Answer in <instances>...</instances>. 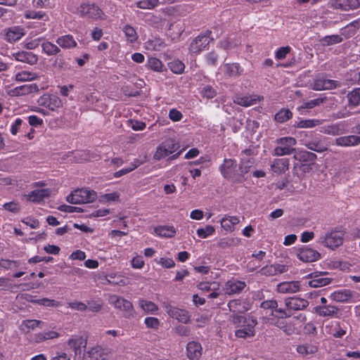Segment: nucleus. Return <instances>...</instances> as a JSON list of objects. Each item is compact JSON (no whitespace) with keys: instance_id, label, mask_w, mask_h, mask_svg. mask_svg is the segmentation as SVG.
Segmentation results:
<instances>
[{"instance_id":"nucleus-1","label":"nucleus","mask_w":360,"mask_h":360,"mask_svg":"<svg viewBox=\"0 0 360 360\" xmlns=\"http://www.w3.org/2000/svg\"><path fill=\"white\" fill-rule=\"evenodd\" d=\"M231 322L236 328H238L235 331L236 337L246 339L255 335V328L257 325V321L255 317L234 314L231 316Z\"/></svg>"},{"instance_id":"nucleus-2","label":"nucleus","mask_w":360,"mask_h":360,"mask_svg":"<svg viewBox=\"0 0 360 360\" xmlns=\"http://www.w3.org/2000/svg\"><path fill=\"white\" fill-rule=\"evenodd\" d=\"M179 148V145L174 139H167L158 146L153 155V159L160 160L172 155L169 159L175 160L179 158L183 151V150H180L174 153Z\"/></svg>"},{"instance_id":"nucleus-3","label":"nucleus","mask_w":360,"mask_h":360,"mask_svg":"<svg viewBox=\"0 0 360 360\" xmlns=\"http://www.w3.org/2000/svg\"><path fill=\"white\" fill-rule=\"evenodd\" d=\"M289 315L287 314L284 309H278L271 313L270 316L266 318V322L278 327L287 335H291L294 333L295 328L285 319Z\"/></svg>"},{"instance_id":"nucleus-4","label":"nucleus","mask_w":360,"mask_h":360,"mask_svg":"<svg viewBox=\"0 0 360 360\" xmlns=\"http://www.w3.org/2000/svg\"><path fill=\"white\" fill-rule=\"evenodd\" d=\"M276 143L277 146L275 147L273 152V155L274 156L289 155L296 151L295 146L297 144V141L293 137H281L276 140Z\"/></svg>"},{"instance_id":"nucleus-5","label":"nucleus","mask_w":360,"mask_h":360,"mask_svg":"<svg viewBox=\"0 0 360 360\" xmlns=\"http://www.w3.org/2000/svg\"><path fill=\"white\" fill-rule=\"evenodd\" d=\"M97 198L96 192L86 188H79L67 196V201L71 204H86L94 202Z\"/></svg>"},{"instance_id":"nucleus-6","label":"nucleus","mask_w":360,"mask_h":360,"mask_svg":"<svg viewBox=\"0 0 360 360\" xmlns=\"http://www.w3.org/2000/svg\"><path fill=\"white\" fill-rule=\"evenodd\" d=\"M109 303L115 309L122 311L123 316L126 319H131L134 317L136 314L131 302L122 297L112 295L109 297Z\"/></svg>"},{"instance_id":"nucleus-7","label":"nucleus","mask_w":360,"mask_h":360,"mask_svg":"<svg viewBox=\"0 0 360 360\" xmlns=\"http://www.w3.org/2000/svg\"><path fill=\"white\" fill-rule=\"evenodd\" d=\"M77 13L82 18H90L94 20L104 19V13L95 4L82 3L77 8Z\"/></svg>"},{"instance_id":"nucleus-8","label":"nucleus","mask_w":360,"mask_h":360,"mask_svg":"<svg viewBox=\"0 0 360 360\" xmlns=\"http://www.w3.org/2000/svg\"><path fill=\"white\" fill-rule=\"evenodd\" d=\"M219 170L221 176L229 180L236 183L238 179V164L235 159L225 158L219 166Z\"/></svg>"},{"instance_id":"nucleus-9","label":"nucleus","mask_w":360,"mask_h":360,"mask_svg":"<svg viewBox=\"0 0 360 360\" xmlns=\"http://www.w3.org/2000/svg\"><path fill=\"white\" fill-rule=\"evenodd\" d=\"M211 34V31L207 30L204 34L196 37L190 44V51L197 54L205 49H207L210 41L212 40Z\"/></svg>"},{"instance_id":"nucleus-10","label":"nucleus","mask_w":360,"mask_h":360,"mask_svg":"<svg viewBox=\"0 0 360 360\" xmlns=\"http://www.w3.org/2000/svg\"><path fill=\"white\" fill-rule=\"evenodd\" d=\"M319 242L325 247L333 250L342 244V234L338 231H328L320 238Z\"/></svg>"},{"instance_id":"nucleus-11","label":"nucleus","mask_w":360,"mask_h":360,"mask_svg":"<svg viewBox=\"0 0 360 360\" xmlns=\"http://www.w3.org/2000/svg\"><path fill=\"white\" fill-rule=\"evenodd\" d=\"M162 307L171 318L176 319L178 321L183 323H187L190 321V315L188 311L186 309L172 307L165 302L163 303Z\"/></svg>"},{"instance_id":"nucleus-12","label":"nucleus","mask_w":360,"mask_h":360,"mask_svg":"<svg viewBox=\"0 0 360 360\" xmlns=\"http://www.w3.org/2000/svg\"><path fill=\"white\" fill-rule=\"evenodd\" d=\"M297 257L304 262H313L321 259V254L307 245H303L297 250Z\"/></svg>"},{"instance_id":"nucleus-13","label":"nucleus","mask_w":360,"mask_h":360,"mask_svg":"<svg viewBox=\"0 0 360 360\" xmlns=\"http://www.w3.org/2000/svg\"><path fill=\"white\" fill-rule=\"evenodd\" d=\"M37 103L40 106L45 107L52 111L59 108L62 105L61 100L56 95L45 94L41 96Z\"/></svg>"},{"instance_id":"nucleus-14","label":"nucleus","mask_w":360,"mask_h":360,"mask_svg":"<svg viewBox=\"0 0 360 360\" xmlns=\"http://www.w3.org/2000/svg\"><path fill=\"white\" fill-rule=\"evenodd\" d=\"M328 273L326 271H315L307 275L311 280L308 284L312 288H319L330 284L332 281L330 278L325 277Z\"/></svg>"},{"instance_id":"nucleus-15","label":"nucleus","mask_w":360,"mask_h":360,"mask_svg":"<svg viewBox=\"0 0 360 360\" xmlns=\"http://www.w3.org/2000/svg\"><path fill=\"white\" fill-rule=\"evenodd\" d=\"M68 347L73 350L75 356H80L82 349H86L87 338L83 335H72L67 342Z\"/></svg>"},{"instance_id":"nucleus-16","label":"nucleus","mask_w":360,"mask_h":360,"mask_svg":"<svg viewBox=\"0 0 360 360\" xmlns=\"http://www.w3.org/2000/svg\"><path fill=\"white\" fill-rule=\"evenodd\" d=\"M246 285H247L245 281L232 278L225 283L223 287V290L224 291V293L228 295L240 294L245 289Z\"/></svg>"},{"instance_id":"nucleus-17","label":"nucleus","mask_w":360,"mask_h":360,"mask_svg":"<svg viewBox=\"0 0 360 360\" xmlns=\"http://www.w3.org/2000/svg\"><path fill=\"white\" fill-rule=\"evenodd\" d=\"M39 86L37 84L32 83L29 84H23L11 89L8 91L11 96H26L32 93L39 91Z\"/></svg>"},{"instance_id":"nucleus-18","label":"nucleus","mask_w":360,"mask_h":360,"mask_svg":"<svg viewBox=\"0 0 360 360\" xmlns=\"http://www.w3.org/2000/svg\"><path fill=\"white\" fill-rule=\"evenodd\" d=\"M51 193L50 188L35 189L25 195V197L29 202L41 203L44 202V199L50 197Z\"/></svg>"},{"instance_id":"nucleus-19","label":"nucleus","mask_w":360,"mask_h":360,"mask_svg":"<svg viewBox=\"0 0 360 360\" xmlns=\"http://www.w3.org/2000/svg\"><path fill=\"white\" fill-rule=\"evenodd\" d=\"M224 75L229 77L236 78L243 74L244 68L238 63H227L221 65Z\"/></svg>"},{"instance_id":"nucleus-20","label":"nucleus","mask_w":360,"mask_h":360,"mask_svg":"<svg viewBox=\"0 0 360 360\" xmlns=\"http://www.w3.org/2000/svg\"><path fill=\"white\" fill-rule=\"evenodd\" d=\"M316 313L323 317L340 318V309L333 305H320L315 307Z\"/></svg>"},{"instance_id":"nucleus-21","label":"nucleus","mask_w":360,"mask_h":360,"mask_svg":"<svg viewBox=\"0 0 360 360\" xmlns=\"http://www.w3.org/2000/svg\"><path fill=\"white\" fill-rule=\"evenodd\" d=\"M289 166L290 160L288 158H276L271 162L270 168L273 173L279 175L288 171Z\"/></svg>"},{"instance_id":"nucleus-22","label":"nucleus","mask_w":360,"mask_h":360,"mask_svg":"<svg viewBox=\"0 0 360 360\" xmlns=\"http://www.w3.org/2000/svg\"><path fill=\"white\" fill-rule=\"evenodd\" d=\"M285 304L288 310H303L309 305L307 300L300 297H292L285 300Z\"/></svg>"},{"instance_id":"nucleus-23","label":"nucleus","mask_w":360,"mask_h":360,"mask_svg":"<svg viewBox=\"0 0 360 360\" xmlns=\"http://www.w3.org/2000/svg\"><path fill=\"white\" fill-rule=\"evenodd\" d=\"M187 356L191 360H199L202 354L201 344L196 341H191L186 346Z\"/></svg>"},{"instance_id":"nucleus-24","label":"nucleus","mask_w":360,"mask_h":360,"mask_svg":"<svg viewBox=\"0 0 360 360\" xmlns=\"http://www.w3.org/2000/svg\"><path fill=\"white\" fill-rule=\"evenodd\" d=\"M13 56L15 60L27 63L31 65L37 64L39 60L38 56L36 54L32 52L25 51H18L14 53Z\"/></svg>"},{"instance_id":"nucleus-25","label":"nucleus","mask_w":360,"mask_h":360,"mask_svg":"<svg viewBox=\"0 0 360 360\" xmlns=\"http://www.w3.org/2000/svg\"><path fill=\"white\" fill-rule=\"evenodd\" d=\"M300 290V281H285L277 285L276 290L279 293H295Z\"/></svg>"},{"instance_id":"nucleus-26","label":"nucleus","mask_w":360,"mask_h":360,"mask_svg":"<svg viewBox=\"0 0 360 360\" xmlns=\"http://www.w3.org/2000/svg\"><path fill=\"white\" fill-rule=\"evenodd\" d=\"M335 145L341 147H352L360 144V136L358 135H349L340 136L335 139Z\"/></svg>"},{"instance_id":"nucleus-27","label":"nucleus","mask_w":360,"mask_h":360,"mask_svg":"<svg viewBox=\"0 0 360 360\" xmlns=\"http://www.w3.org/2000/svg\"><path fill=\"white\" fill-rule=\"evenodd\" d=\"M58 47L63 49H71L77 46V42L72 34H65L58 37L56 40Z\"/></svg>"},{"instance_id":"nucleus-28","label":"nucleus","mask_w":360,"mask_h":360,"mask_svg":"<svg viewBox=\"0 0 360 360\" xmlns=\"http://www.w3.org/2000/svg\"><path fill=\"white\" fill-rule=\"evenodd\" d=\"M25 34V30L20 26H13L7 30L5 39L8 42H15Z\"/></svg>"},{"instance_id":"nucleus-29","label":"nucleus","mask_w":360,"mask_h":360,"mask_svg":"<svg viewBox=\"0 0 360 360\" xmlns=\"http://www.w3.org/2000/svg\"><path fill=\"white\" fill-rule=\"evenodd\" d=\"M313 89L316 91L325 89H333L338 86V81L333 79H328L324 78H319L315 79Z\"/></svg>"},{"instance_id":"nucleus-30","label":"nucleus","mask_w":360,"mask_h":360,"mask_svg":"<svg viewBox=\"0 0 360 360\" xmlns=\"http://www.w3.org/2000/svg\"><path fill=\"white\" fill-rule=\"evenodd\" d=\"M319 350V344L315 342H309L300 345L296 347V351L298 354L302 356L309 354H314Z\"/></svg>"},{"instance_id":"nucleus-31","label":"nucleus","mask_w":360,"mask_h":360,"mask_svg":"<svg viewBox=\"0 0 360 360\" xmlns=\"http://www.w3.org/2000/svg\"><path fill=\"white\" fill-rule=\"evenodd\" d=\"M327 334L333 335L335 338H342L346 334V330L342 328L338 321H332L325 327Z\"/></svg>"},{"instance_id":"nucleus-32","label":"nucleus","mask_w":360,"mask_h":360,"mask_svg":"<svg viewBox=\"0 0 360 360\" xmlns=\"http://www.w3.org/2000/svg\"><path fill=\"white\" fill-rule=\"evenodd\" d=\"M293 158L295 160L300 162V163L314 164V162L317 158V155L312 152L302 150L298 153H295L293 155Z\"/></svg>"},{"instance_id":"nucleus-33","label":"nucleus","mask_w":360,"mask_h":360,"mask_svg":"<svg viewBox=\"0 0 360 360\" xmlns=\"http://www.w3.org/2000/svg\"><path fill=\"white\" fill-rule=\"evenodd\" d=\"M144 44L147 50L155 51H160L166 46L165 40L160 37L149 39Z\"/></svg>"},{"instance_id":"nucleus-34","label":"nucleus","mask_w":360,"mask_h":360,"mask_svg":"<svg viewBox=\"0 0 360 360\" xmlns=\"http://www.w3.org/2000/svg\"><path fill=\"white\" fill-rule=\"evenodd\" d=\"M239 217L236 216H228L225 215L221 220L220 224L221 227L229 232H231L234 230L235 226L239 224Z\"/></svg>"},{"instance_id":"nucleus-35","label":"nucleus","mask_w":360,"mask_h":360,"mask_svg":"<svg viewBox=\"0 0 360 360\" xmlns=\"http://www.w3.org/2000/svg\"><path fill=\"white\" fill-rule=\"evenodd\" d=\"M260 99L257 98L256 96H240L237 95L233 97V102L236 104L243 107H248L256 104Z\"/></svg>"},{"instance_id":"nucleus-36","label":"nucleus","mask_w":360,"mask_h":360,"mask_svg":"<svg viewBox=\"0 0 360 360\" xmlns=\"http://www.w3.org/2000/svg\"><path fill=\"white\" fill-rule=\"evenodd\" d=\"M38 77L35 72L21 70L15 74L14 80L18 82H30L37 79Z\"/></svg>"},{"instance_id":"nucleus-37","label":"nucleus","mask_w":360,"mask_h":360,"mask_svg":"<svg viewBox=\"0 0 360 360\" xmlns=\"http://www.w3.org/2000/svg\"><path fill=\"white\" fill-rule=\"evenodd\" d=\"M41 46L42 52L48 56H57L61 51L60 49L56 44L51 41H46L44 39L42 40Z\"/></svg>"},{"instance_id":"nucleus-38","label":"nucleus","mask_w":360,"mask_h":360,"mask_svg":"<svg viewBox=\"0 0 360 360\" xmlns=\"http://www.w3.org/2000/svg\"><path fill=\"white\" fill-rule=\"evenodd\" d=\"M140 308L146 314H155L159 310V307L154 302L143 298L139 300Z\"/></svg>"},{"instance_id":"nucleus-39","label":"nucleus","mask_w":360,"mask_h":360,"mask_svg":"<svg viewBox=\"0 0 360 360\" xmlns=\"http://www.w3.org/2000/svg\"><path fill=\"white\" fill-rule=\"evenodd\" d=\"M303 145L306 146L308 149L317 153H323L327 150L326 146L322 143L321 140L319 139H314L309 141H305L303 143Z\"/></svg>"},{"instance_id":"nucleus-40","label":"nucleus","mask_w":360,"mask_h":360,"mask_svg":"<svg viewBox=\"0 0 360 360\" xmlns=\"http://www.w3.org/2000/svg\"><path fill=\"white\" fill-rule=\"evenodd\" d=\"M346 130V124L345 122H340L335 124H333L327 127L325 130V133L333 136L340 135L344 134Z\"/></svg>"},{"instance_id":"nucleus-41","label":"nucleus","mask_w":360,"mask_h":360,"mask_svg":"<svg viewBox=\"0 0 360 360\" xmlns=\"http://www.w3.org/2000/svg\"><path fill=\"white\" fill-rule=\"evenodd\" d=\"M157 235L165 238H172L176 234V230L173 226H159L155 228Z\"/></svg>"},{"instance_id":"nucleus-42","label":"nucleus","mask_w":360,"mask_h":360,"mask_svg":"<svg viewBox=\"0 0 360 360\" xmlns=\"http://www.w3.org/2000/svg\"><path fill=\"white\" fill-rule=\"evenodd\" d=\"M146 67L153 71L162 72L165 70V66L162 61L155 57H150L148 58Z\"/></svg>"},{"instance_id":"nucleus-43","label":"nucleus","mask_w":360,"mask_h":360,"mask_svg":"<svg viewBox=\"0 0 360 360\" xmlns=\"http://www.w3.org/2000/svg\"><path fill=\"white\" fill-rule=\"evenodd\" d=\"M325 98H317L315 99L310 100L307 102L304 103L302 105L299 106L297 108V110L300 112V114L304 113V110L305 109H312L316 106L320 105L321 104L323 103L325 101Z\"/></svg>"},{"instance_id":"nucleus-44","label":"nucleus","mask_w":360,"mask_h":360,"mask_svg":"<svg viewBox=\"0 0 360 360\" xmlns=\"http://www.w3.org/2000/svg\"><path fill=\"white\" fill-rule=\"evenodd\" d=\"M41 323V321L35 319H27L22 322L20 326V330L25 333H27L31 330H34L39 327Z\"/></svg>"},{"instance_id":"nucleus-45","label":"nucleus","mask_w":360,"mask_h":360,"mask_svg":"<svg viewBox=\"0 0 360 360\" xmlns=\"http://www.w3.org/2000/svg\"><path fill=\"white\" fill-rule=\"evenodd\" d=\"M122 31L128 42L133 44L137 41L138 34L136 30L132 26L125 25L122 28Z\"/></svg>"},{"instance_id":"nucleus-46","label":"nucleus","mask_w":360,"mask_h":360,"mask_svg":"<svg viewBox=\"0 0 360 360\" xmlns=\"http://www.w3.org/2000/svg\"><path fill=\"white\" fill-rule=\"evenodd\" d=\"M22 263L20 260H11L6 259H0V266L4 269H16L19 267L25 269L24 266H21Z\"/></svg>"},{"instance_id":"nucleus-47","label":"nucleus","mask_w":360,"mask_h":360,"mask_svg":"<svg viewBox=\"0 0 360 360\" xmlns=\"http://www.w3.org/2000/svg\"><path fill=\"white\" fill-rule=\"evenodd\" d=\"M348 104L356 107L360 105V88H355L347 94Z\"/></svg>"},{"instance_id":"nucleus-48","label":"nucleus","mask_w":360,"mask_h":360,"mask_svg":"<svg viewBox=\"0 0 360 360\" xmlns=\"http://www.w3.org/2000/svg\"><path fill=\"white\" fill-rule=\"evenodd\" d=\"M314 164H307V163H296L294 165L292 168V172L294 174L300 176L297 169H299L301 172L302 176H304L307 173H309L313 169Z\"/></svg>"},{"instance_id":"nucleus-49","label":"nucleus","mask_w":360,"mask_h":360,"mask_svg":"<svg viewBox=\"0 0 360 360\" xmlns=\"http://www.w3.org/2000/svg\"><path fill=\"white\" fill-rule=\"evenodd\" d=\"M352 297L350 292L346 290H338L333 292L330 298L338 302H345L348 301Z\"/></svg>"},{"instance_id":"nucleus-50","label":"nucleus","mask_w":360,"mask_h":360,"mask_svg":"<svg viewBox=\"0 0 360 360\" xmlns=\"http://www.w3.org/2000/svg\"><path fill=\"white\" fill-rule=\"evenodd\" d=\"M292 112L288 108H282L276 113L274 119L276 122L283 123L291 119Z\"/></svg>"},{"instance_id":"nucleus-51","label":"nucleus","mask_w":360,"mask_h":360,"mask_svg":"<svg viewBox=\"0 0 360 360\" xmlns=\"http://www.w3.org/2000/svg\"><path fill=\"white\" fill-rule=\"evenodd\" d=\"M342 41V37L339 34L327 35L320 39L321 43L324 46L340 44Z\"/></svg>"},{"instance_id":"nucleus-52","label":"nucleus","mask_w":360,"mask_h":360,"mask_svg":"<svg viewBox=\"0 0 360 360\" xmlns=\"http://www.w3.org/2000/svg\"><path fill=\"white\" fill-rule=\"evenodd\" d=\"M321 122L317 119L300 120L296 123L295 127L297 128H312L321 124Z\"/></svg>"},{"instance_id":"nucleus-53","label":"nucleus","mask_w":360,"mask_h":360,"mask_svg":"<svg viewBox=\"0 0 360 360\" xmlns=\"http://www.w3.org/2000/svg\"><path fill=\"white\" fill-rule=\"evenodd\" d=\"M26 19H41L44 21H49V16L44 11H27L25 14Z\"/></svg>"},{"instance_id":"nucleus-54","label":"nucleus","mask_w":360,"mask_h":360,"mask_svg":"<svg viewBox=\"0 0 360 360\" xmlns=\"http://www.w3.org/2000/svg\"><path fill=\"white\" fill-rule=\"evenodd\" d=\"M170 70L175 74H181L185 69V65L179 60H174L168 63Z\"/></svg>"},{"instance_id":"nucleus-55","label":"nucleus","mask_w":360,"mask_h":360,"mask_svg":"<svg viewBox=\"0 0 360 360\" xmlns=\"http://www.w3.org/2000/svg\"><path fill=\"white\" fill-rule=\"evenodd\" d=\"M160 4L159 0H141L136 3L137 8L141 9H153Z\"/></svg>"},{"instance_id":"nucleus-56","label":"nucleus","mask_w":360,"mask_h":360,"mask_svg":"<svg viewBox=\"0 0 360 360\" xmlns=\"http://www.w3.org/2000/svg\"><path fill=\"white\" fill-rule=\"evenodd\" d=\"M30 301V300H28ZM32 303L38 304L44 307H57L60 306V303L58 301L55 300H51L49 298H42L35 300H30Z\"/></svg>"},{"instance_id":"nucleus-57","label":"nucleus","mask_w":360,"mask_h":360,"mask_svg":"<svg viewBox=\"0 0 360 360\" xmlns=\"http://www.w3.org/2000/svg\"><path fill=\"white\" fill-rule=\"evenodd\" d=\"M198 237L206 238L215 233V229L212 225H207L205 228H200L196 231Z\"/></svg>"},{"instance_id":"nucleus-58","label":"nucleus","mask_w":360,"mask_h":360,"mask_svg":"<svg viewBox=\"0 0 360 360\" xmlns=\"http://www.w3.org/2000/svg\"><path fill=\"white\" fill-rule=\"evenodd\" d=\"M87 309L92 312H98L101 310L103 303L101 299L91 300L87 301Z\"/></svg>"},{"instance_id":"nucleus-59","label":"nucleus","mask_w":360,"mask_h":360,"mask_svg":"<svg viewBox=\"0 0 360 360\" xmlns=\"http://www.w3.org/2000/svg\"><path fill=\"white\" fill-rule=\"evenodd\" d=\"M197 287L198 290L206 292L219 289V285L214 282H201L198 284Z\"/></svg>"},{"instance_id":"nucleus-60","label":"nucleus","mask_w":360,"mask_h":360,"mask_svg":"<svg viewBox=\"0 0 360 360\" xmlns=\"http://www.w3.org/2000/svg\"><path fill=\"white\" fill-rule=\"evenodd\" d=\"M104 350L101 346L97 345L90 348L87 351V354L90 358L99 360L98 356L101 357V355L104 354Z\"/></svg>"},{"instance_id":"nucleus-61","label":"nucleus","mask_w":360,"mask_h":360,"mask_svg":"<svg viewBox=\"0 0 360 360\" xmlns=\"http://www.w3.org/2000/svg\"><path fill=\"white\" fill-rule=\"evenodd\" d=\"M22 125H24L27 128L28 127L27 123L23 122V120L21 118H16L11 126L10 131L11 134L16 135Z\"/></svg>"},{"instance_id":"nucleus-62","label":"nucleus","mask_w":360,"mask_h":360,"mask_svg":"<svg viewBox=\"0 0 360 360\" xmlns=\"http://www.w3.org/2000/svg\"><path fill=\"white\" fill-rule=\"evenodd\" d=\"M250 166L240 164L238 165V179L236 183H242L244 180V175L249 172Z\"/></svg>"},{"instance_id":"nucleus-63","label":"nucleus","mask_w":360,"mask_h":360,"mask_svg":"<svg viewBox=\"0 0 360 360\" xmlns=\"http://www.w3.org/2000/svg\"><path fill=\"white\" fill-rule=\"evenodd\" d=\"M260 307L264 309H271V312H274L276 310H278V302L275 300H269L263 301L261 304Z\"/></svg>"},{"instance_id":"nucleus-64","label":"nucleus","mask_w":360,"mask_h":360,"mask_svg":"<svg viewBox=\"0 0 360 360\" xmlns=\"http://www.w3.org/2000/svg\"><path fill=\"white\" fill-rule=\"evenodd\" d=\"M242 301L239 299L232 300L229 302L228 307L231 311L233 313L242 312L240 309Z\"/></svg>"}]
</instances>
